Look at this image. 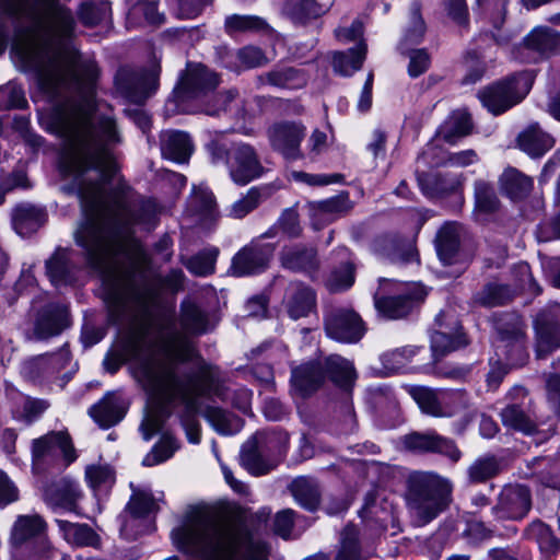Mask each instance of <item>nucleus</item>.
<instances>
[{"mask_svg":"<svg viewBox=\"0 0 560 560\" xmlns=\"http://www.w3.org/2000/svg\"><path fill=\"white\" fill-rule=\"evenodd\" d=\"M419 186L428 197H441L455 192L462 182L456 176L443 174H421L418 176Z\"/></svg>","mask_w":560,"mask_h":560,"instance_id":"nucleus-35","label":"nucleus"},{"mask_svg":"<svg viewBox=\"0 0 560 560\" xmlns=\"http://www.w3.org/2000/svg\"><path fill=\"white\" fill-rule=\"evenodd\" d=\"M407 450L417 453H439L453 462H458L462 453L452 440L439 435L434 431L411 432L404 436Z\"/></svg>","mask_w":560,"mask_h":560,"instance_id":"nucleus-15","label":"nucleus"},{"mask_svg":"<svg viewBox=\"0 0 560 560\" xmlns=\"http://www.w3.org/2000/svg\"><path fill=\"white\" fill-rule=\"evenodd\" d=\"M322 359L302 363L291 370V384L293 389L302 397H306L318 390L325 383Z\"/></svg>","mask_w":560,"mask_h":560,"instance_id":"nucleus-20","label":"nucleus"},{"mask_svg":"<svg viewBox=\"0 0 560 560\" xmlns=\"http://www.w3.org/2000/svg\"><path fill=\"white\" fill-rule=\"evenodd\" d=\"M427 295L425 289L413 283L395 296H378L375 294L374 304L376 310L388 319H399L407 316L413 303L422 301Z\"/></svg>","mask_w":560,"mask_h":560,"instance_id":"nucleus-14","label":"nucleus"},{"mask_svg":"<svg viewBox=\"0 0 560 560\" xmlns=\"http://www.w3.org/2000/svg\"><path fill=\"white\" fill-rule=\"evenodd\" d=\"M47 525L37 514L20 515L11 529L10 541L14 548V557L22 556L28 545L33 541L44 538Z\"/></svg>","mask_w":560,"mask_h":560,"instance_id":"nucleus-17","label":"nucleus"},{"mask_svg":"<svg viewBox=\"0 0 560 560\" xmlns=\"http://www.w3.org/2000/svg\"><path fill=\"white\" fill-rule=\"evenodd\" d=\"M325 330L328 337L337 341L353 343L363 337L365 327L354 311L336 308L326 316Z\"/></svg>","mask_w":560,"mask_h":560,"instance_id":"nucleus-12","label":"nucleus"},{"mask_svg":"<svg viewBox=\"0 0 560 560\" xmlns=\"http://www.w3.org/2000/svg\"><path fill=\"white\" fill-rule=\"evenodd\" d=\"M110 14L108 2L89 1L81 4L79 10V19L86 26H94L105 21Z\"/></svg>","mask_w":560,"mask_h":560,"instance_id":"nucleus-55","label":"nucleus"},{"mask_svg":"<svg viewBox=\"0 0 560 560\" xmlns=\"http://www.w3.org/2000/svg\"><path fill=\"white\" fill-rule=\"evenodd\" d=\"M335 560H363L358 542V530L347 526L341 534V546Z\"/></svg>","mask_w":560,"mask_h":560,"instance_id":"nucleus-57","label":"nucleus"},{"mask_svg":"<svg viewBox=\"0 0 560 560\" xmlns=\"http://www.w3.org/2000/svg\"><path fill=\"white\" fill-rule=\"evenodd\" d=\"M525 323L516 314H503L495 324L497 349L501 350L511 365H521L526 359Z\"/></svg>","mask_w":560,"mask_h":560,"instance_id":"nucleus-7","label":"nucleus"},{"mask_svg":"<svg viewBox=\"0 0 560 560\" xmlns=\"http://www.w3.org/2000/svg\"><path fill=\"white\" fill-rule=\"evenodd\" d=\"M513 293L510 287L491 282L486 284L474 296V302L481 306L494 307L503 305L512 300Z\"/></svg>","mask_w":560,"mask_h":560,"instance_id":"nucleus-47","label":"nucleus"},{"mask_svg":"<svg viewBox=\"0 0 560 560\" xmlns=\"http://www.w3.org/2000/svg\"><path fill=\"white\" fill-rule=\"evenodd\" d=\"M32 24L18 31L13 51L25 70L34 71L40 89L65 100L39 113L42 127L63 140L61 163L69 174L96 173L95 180L82 178L78 185L84 222L75 231L89 262L101 272L108 320L124 330L128 354L138 355L147 343L152 319L150 307L155 292L135 280L131 268L120 264L135 223L152 224L156 205L141 203L137 212L120 192L106 189L118 172L112 147L120 142L116 121L107 115L92 118L97 65L80 61L71 46L75 21L58 0H32Z\"/></svg>","mask_w":560,"mask_h":560,"instance_id":"nucleus-1","label":"nucleus"},{"mask_svg":"<svg viewBox=\"0 0 560 560\" xmlns=\"http://www.w3.org/2000/svg\"><path fill=\"white\" fill-rule=\"evenodd\" d=\"M159 0H143L137 3L129 12V19H138L143 15L144 20L151 25H161L164 22V14L158 11Z\"/></svg>","mask_w":560,"mask_h":560,"instance_id":"nucleus-63","label":"nucleus"},{"mask_svg":"<svg viewBox=\"0 0 560 560\" xmlns=\"http://www.w3.org/2000/svg\"><path fill=\"white\" fill-rule=\"evenodd\" d=\"M308 208L313 219L329 222L348 213L352 209V202L349 195L342 192L325 200L312 201Z\"/></svg>","mask_w":560,"mask_h":560,"instance_id":"nucleus-29","label":"nucleus"},{"mask_svg":"<svg viewBox=\"0 0 560 560\" xmlns=\"http://www.w3.org/2000/svg\"><path fill=\"white\" fill-rule=\"evenodd\" d=\"M32 464L37 472L52 464L60 454L68 466L77 459L71 436L67 431H50L32 441Z\"/></svg>","mask_w":560,"mask_h":560,"instance_id":"nucleus-6","label":"nucleus"},{"mask_svg":"<svg viewBox=\"0 0 560 560\" xmlns=\"http://www.w3.org/2000/svg\"><path fill=\"white\" fill-rule=\"evenodd\" d=\"M560 348V305L555 315L540 313L536 320V355L542 359Z\"/></svg>","mask_w":560,"mask_h":560,"instance_id":"nucleus-18","label":"nucleus"},{"mask_svg":"<svg viewBox=\"0 0 560 560\" xmlns=\"http://www.w3.org/2000/svg\"><path fill=\"white\" fill-rule=\"evenodd\" d=\"M177 549L197 560H269L268 545L256 538L242 517L221 520L213 512L194 508L171 533ZM305 560H328L319 553Z\"/></svg>","mask_w":560,"mask_h":560,"instance_id":"nucleus-2","label":"nucleus"},{"mask_svg":"<svg viewBox=\"0 0 560 560\" xmlns=\"http://www.w3.org/2000/svg\"><path fill=\"white\" fill-rule=\"evenodd\" d=\"M283 306L292 319L306 317L316 307L315 291L303 282H290L283 296Z\"/></svg>","mask_w":560,"mask_h":560,"instance_id":"nucleus-19","label":"nucleus"},{"mask_svg":"<svg viewBox=\"0 0 560 560\" xmlns=\"http://www.w3.org/2000/svg\"><path fill=\"white\" fill-rule=\"evenodd\" d=\"M189 206L194 211L202 215L205 220L214 222L218 219L215 198L207 187L194 188Z\"/></svg>","mask_w":560,"mask_h":560,"instance_id":"nucleus-48","label":"nucleus"},{"mask_svg":"<svg viewBox=\"0 0 560 560\" xmlns=\"http://www.w3.org/2000/svg\"><path fill=\"white\" fill-rule=\"evenodd\" d=\"M527 535L538 544L545 553L553 555L560 549V539L555 537L550 527L540 521H535L528 526Z\"/></svg>","mask_w":560,"mask_h":560,"instance_id":"nucleus-50","label":"nucleus"},{"mask_svg":"<svg viewBox=\"0 0 560 560\" xmlns=\"http://www.w3.org/2000/svg\"><path fill=\"white\" fill-rule=\"evenodd\" d=\"M160 357L153 358L141 366L144 386L159 401H192L200 405L201 396H220L221 374L217 366L201 361L194 373L177 374V363L191 360L195 349L191 342L179 331H172L162 337L159 347Z\"/></svg>","mask_w":560,"mask_h":560,"instance_id":"nucleus-3","label":"nucleus"},{"mask_svg":"<svg viewBox=\"0 0 560 560\" xmlns=\"http://www.w3.org/2000/svg\"><path fill=\"white\" fill-rule=\"evenodd\" d=\"M524 47L540 57L560 54V33L546 26L534 28L523 40Z\"/></svg>","mask_w":560,"mask_h":560,"instance_id":"nucleus-26","label":"nucleus"},{"mask_svg":"<svg viewBox=\"0 0 560 560\" xmlns=\"http://www.w3.org/2000/svg\"><path fill=\"white\" fill-rule=\"evenodd\" d=\"M305 130L300 122L279 121L268 128L267 137L275 151L288 161H296L303 158L301 142L305 137Z\"/></svg>","mask_w":560,"mask_h":560,"instance_id":"nucleus-11","label":"nucleus"},{"mask_svg":"<svg viewBox=\"0 0 560 560\" xmlns=\"http://www.w3.org/2000/svg\"><path fill=\"white\" fill-rule=\"evenodd\" d=\"M445 317L444 313H440L435 322L440 328H443L442 319ZM466 345L462 334H451L447 330H436L431 336V348L434 355H444Z\"/></svg>","mask_w":560,"mask_h":560,"instance_id":"nucleus-43","label":"nucleus"},{"mask_svg":"<svg viewBox=\"0 0 560 560\" xmlns=\"http://www.w3.org/2000/svg\"><path fill=\"white\" fill-rule=\"evenodd\" d=\"M475 207L485 214L494 213L500 208V200L493 187L482 179L475 183Z\"/></svg>","mask_w":560,"mask_h":560,"instance_id":"nucleus-52","label":"nucleus"},{"mask_svg":"<svg viewBox=\"0 0 560 560\" xmlns=\"http://www.w3.org/2000/svg\"><path fill=\"white\" fill-rule=\"evenodd\" d=\"M533 82V74L525 71L483 89L478 95L489 112L499 115L520 103L529 92Z\"/></svg>","mask_w":560,"mask_h":560,"instance_id":"nucleus-5","label":"nucleus"},{"mask_svg":"<svg viewBox=\"0 0 560 560\" xmlns=\"http://www.w3.org/2000/svg\"><path fill=\"white\" fill-rule=\"evenodd\" d=\"M451 486L432 472H418L408 481L407 505L417 525L434 520L447 505Z\"/></svg>","mask_w":560,"mask_h":560,"instance_id":"nucleus-4","label":"nucleus"},{"mask_svg":"<svg viewBox=\"0 0 560 560\" xmlns=\"http://www.w3.org/2000/svg\"><path fill=\"white\" fill-rule=\"evenodd\" d=\"M158 70H120L116 77V86L127 98L135 103L143 102L158 86Z\"/></svg>","mask_w":560,"mask_h":560,"instance_id":"nucleus-13","label":"nucleus"},{"mask_svg":"<svg viewBox=\"0 0 560 560\" xmlns=\"http://www.w3.org/2000/svg\"><path fill=\"white\" fill-rule=\"evenodd\" d=\"M353 282L354 266L348 261L331 271L327 287L331 292H339L349 289Z\"/></svg>","mask_w":560,"mask_h":560,"instance_id":"nucleus-61","label":"nucleus"},{"mask_svg":"<svg viewBox=\"0 0 560 560\" xmlns=\"http://www.w3.org/2000/svg\"><path fill=\"white\" fill-rule=\"evenodd\" d=\"M89 413L101 427L109 428L125 417L126 408L117 396L108 394L100 402L92 406Z\"/></svg>","mask_w":560,"mask_h":560,"instance_id":"nucleus-32","label":"nucleus"},{"mask_svg":"<svg viewBox=\"0 0 560 560\" xmlns=\"http://www.w3.org/2000/svg\"><path fill=\"white\" fill-rule=\"evenodd\" d=\"M259 81L261 84L291 89L299 85L301 78L299 77V72L293 68H281L260 75Z\"/></svg>","mask_w":560,"mask_h":560,"instance_id":"nucleus-58","label":"nucleus"},{"mask_svg":"<svg viewBox=\"0 0 560 560\" xmlns=\"http://www.w3.org/2000/svg\"><path fill=\"white\" fill-rule=\"evenodd\" d=\"M532 509V492L520 483H508L500 490L491 515L495 521H520Z\"/></svg>","mask_w":560,"mask_h":560,"instance_id":"nucleus-8","label":"nucleus"},{"mask_svg":"<svg viewBox=\"0 0 560 560\" xmlns=\"http://www.w3.org/2000/svg\"><path fill=\"white\" fill-rule=\"evenodd\" d=\"M499 185L501 191L506 197L513 201H521L530 195L534 188V180L517 168L508 167L501 174Z\"/></svg>","mask_w":560,"mask_h":560,"instance_id":"nucleus-27","label":"nucleus"},{"mask_svg":"<svg viewBox=\"0 0 560 560\" xmlns=\"http://www.w3.org/2000/svg\"><path fill=\"white\" fill-rule=\"evenodd\" d=\"M226 166L231 179L237 185H246L265 172L255 148L245 142L232 143Z\"/></svg>","mask_w":560,"mask_h":560,"instance_id":"nucleus-10","label":"nucleus"},{"mask_svg":"<svg viewBox=\"0 0 560 560\" xmlns=\"http://www.w3.org/2000/svg\"><path fill=\"white\" fill-rule=\"evenodd\" d=\"M408 393L423 413L433 417H452L469 407V400L463 390L445 393L451 404L445 407L439 398V392L433 388L411 386Z\"/></svg>","mask_w":560,"mask_h":560,"instance_id":"nucleus-9","label":"nucleus"},{"mask_svg":"<svg viewBox=\"0 0 560 560\" xmlns=\"http://www.w3.org/2000/svg\"><path fill=\"white\" fill-rule=\"evenodd\" d=\"M219 84L218 74L202 65H189L176 93L182 98H196L214 90Z\"/></svg>","mask_w":560,"mask_h":560,"instance_id":"nucleus-16","label":"nucleus"},{"mask_svg":"<svg viewBox=\"0 0 560 560\" xmlns=\"http://www.w3.org/2000/svg\"><path fill=\"white\" fill-rule=\"evenodd\" d=\"M502 423L513 430L530 434L535 429V422L527 410L520 404H510L500 413Z\"/></svg>","mask_w":560,"mask_h":560,"instance_id":"nucleus-44","label":"nucleus"},{"mask_svg":"<svg viewBox=\"0 0 560 560\" xmlns=\"http://www.w3.org/2000/svg\"><path fill=\"white\" fill-rule=\"evenodd\" d=\"M377 490L372 489L365 494L360 515L372 528L383 532L393 520V506L385 500L377 502Z\"/></svg>","mask_w":560,"mask_h":560,"instance_id":"nucleus-23","label":"nucleus"},{"mask_svg":"<svg viewBox=\"0 0 560 560\" xmlns=\"http://www.w3.org/2000/svg\"><path fill=\"white\" fill-rule=\"evenodd\" d=\"M180 325L191 335H202L209 329L208 317L196 304L185 302L182 305Z\"/></svg>","mask_w":560,"mask_h":560,"instance_id":"nucleus-45","label":"nucleus"},{"mask_svg":"<svg viewBox=\"0 0 560 560\" xmlns=\"http://www.w3.org/2000/svg\"><path fill=\"white\" fill-rule=\"evenodd\" d=\"M368 51L366 44L361 40L360 44L350 48L348 51H337L332 57L334 70L341 75H350L362 68Z\"/></svg>","mask_w":560,"mask_h":560,"instance_id":"nucleus-42","label":"nucleus"},{"mask_svg":"<svg viewBox=\"0 0 560 560\" xmlns=\"http://www.w3.org/2000/svg\"><path fill=\"white\" fill-rule=\"evenodd\" d=\"M435 247L444 265L454 262L459 248V232L455 223H446L439 230L435 238Z\"/></svg>","mask_w":560,"mask_h":560,"instance_id":"nucleus-38","label":"nucleus"},{"mask_svg":"<svg viewBox=\"0 0 560 560\" xmlns=\"http://www.w3.org/2000/svg\"><path fill=\"white\" fill-rule=\"evenodd\" d=\"M425 33V23L421 15L419 2H412L409 11V22L401 39V47L419 44Z\"/></svg>","mask_w":560,"mask_h":560,"instance_id":"nucleus-51","label":"nucleus"},{"mask_svg":"<svg viewBox=\"0 0 560 560\" xmlns=\"http://www.w3.org/2000/svg\"><path fill=\"white\" fill-rule=\"evenodd\" d=\"M294 500L305 510L315 511L322 498L318 483L310 477H298L289 486Z\"/></svg>","mask_w":560,"mask_h":560,"instance_id":"nucleus-34","label":"nucleus"},{"mask_svg":"<svg viewBox=\"0 0 560 560\" xmlns=\"http://www.w3.org/2000/svg\"><path fill=\"white\" fill-rule=\"evenodd\" d=\"M148 392L150 393L152 400H154L159 405V408L148 411L140 425L142 436L147 441L150 440L155 433H158L161 430L163 425V417L161 415V409L164 408V405L168 404L162 400L159 401L156 398L153 397L152 393L149 389Z\"/></svg>","mask_w":560,"mask_h":560,"instance_id":"nucleus-62","label":"nucleus"},{"mask_svg":"<svg viewBox=\"0 0 560 560\" xmlns=\"http://www.w3.org/2000/svg\"><path fill=\"white\" fill-rule=\"evenodd\" d=\"M243 466L254 475H264L270 470V466L264 460L257 445L255 443H247L241 454Z\"/></svg>","mask_w":560,"mask_h":560,"instance_id":"nucleus-60","label":"nucleus"},{"mask_svg":"<svg viewBox=\"0 0 560 560\" xmlns=\"http://www.w3.org/2000/svg\"><path fill=\"white\" fill-rule=\"evenodd\" d=\"M224 30L229 35L247 32H267L268 23L257 15L232 14L224 20Z\"/></svg>","mask_w":560,"mask_h":560,"instance_id":"nucleus-46","label":"nucleus"},{"mask_svg":"<svg viewBox=\"0 0 560 560\" xmlns=\"http://www.w3.org/2000/svg\"><path fill=\"white\" fill-rule=\"evenodd\" d=\"M280 189V184L277 182L252 187L245 196L236 200L229 210V217L233 219H243L248 213L254 211L262 201L270 198L277 190Z\"/></svg>","mask_w":560,"mask_h":560,"instance_id":"nucleus-24","label":"nucleus"},{"mask_svg":"<svg viewBox=\"0 0 560 560\" xmlns=\"http://www.w3.org/2000/svg\"><path fill=\"white\" fill-rule=\"evenodd\" d=\"M329 7V2H320V0H287L283 10L294 23L304 25L322 16Z\"/></svg>","mask_w":560,"mask_h":560,"instance_id":"nucleus-33","label":"nucleus"},{"mask_svg":"<svg viewBox=\"0 0 560 560\" xmlns=\"http://www.w3.org/2000/svg\"><path fill=\"white\" fill-rule=\"evenodd\" d=\"M183 404L184 410L180 415V423L188 441L192 444H198L200 442V423L197 419V415L200 411V405H196L192 401Z\"/></svg>","mask_w":560,"mask_h":560,"instance_id":"nucleus-56","label":"nucleus"},{"mask_svg":"<svg viewBox=\"0 0 560 560\" xmlns=\"http://www.w3.org/2000/svg\"><path fill=\"white\" fill-rule=\"evenodd\" d=\"M517 143L529 156L539 158L553 147L555 140L537 124H532L518 135Z\"/></svg>","mask_w":560,"mask_h":560,"instance_id":"nucleus-31","label":"nucleus"},{"mask_svg":"<svg viewBox=\"0 0 560 560\" xmlns=\"http://www.w3.org/2000/svg\"><path fill=\"white\" fill-rule=\"evenodd\" d=\"M194 150L188 133L184 131H165L161 135V152L165 159L186 163Z\"/></svg>","mask_w":560,"mask_h":560,"instance_id":"nucleus-28","label":"nucleus"},{"mask_svg":"<svg viewBox=\"0 0 560 560\" xmlns=\"http://www.w3.org/2000/svg\"><path fill=\"white\" fill-rule=\"evenodd\" d=\"M21 400L22 410H13V417L18 420H23L26 423L32 422L49 407V404L43 399L22 397Z\"/></svg>","mask_w":560,"mask_h":560,"instance_id":"nucleus-64","label":"nucleus"},{"mask_svg":"<svg viewBox=\"0 0 560 560\" xmlns=\"http://www.w3.org/2000/svg\"><path fill=\"white\" fill-rule=\"evenodd\" d=\"M205 418L221 434H233L238 431L241 421L237 417L218 407H207Z\"/></svg>","mask_w":560,"mask_h":560,"instance_id":"nucleus-49","label":"nucleus"},{"mask_svg":"<svg viewBox=\"0 0 560 560\" xmlns=\"http://www.w3.org/2000/svg\"><path fill=\"white\" fill-rule=\"evenodd\" d=\"M322 364L326 378L337 387L346 392L353 387L358 375L351 361L338 354H330L322 359Z\"/></svg>","mask_w":560,"mask_h":560,"instance_id":"nucleus-22","label":"nucleus"},{"mask_svg":"<svg viewBox=\"0 0 560 560\" xmlns=\"http://www.w3.org/2000/svg\"><path fill=\"white\" fill-rule=\"evenodd\" d=\"M472 128L470 115L465 112H454L440 126L438 136L450 144L470 133Z\"/></svg>","mask_w":560,"mask_h":560,"instance_id":"nucleus-39","label":"nucleus"},{"mask_svg":"<svg viewBox=\"0 0 560 560\" xmlns=\"http://www.w3.org/2000/svg\"><path fill=\"white\" fill-rule=\"evenodd\" d=\"M72 268L70 250L66 248H58L46 262L47 275L55 285L70 282L72 279Z\"/></svg>","mask_w":560,"mask_h":560,"instance_id":"nucleus-41","label":"nucleus"},{"mask_svg":"<svg viewBox=\"0 0 560 560\" xmlns=\"http://www.w3.org/2000/svg\"><path fill=\"white\" fill-rule=\"evenodd\" d=\"M44 212L33 205H20L14 209L12 222L15 231L22 235H28L43 224Z\"/></svg>","mask_w":560,"mask_h":560,"instance_id":"nucleus-40","label":"nucleus"},{"mask_svg":"<svg viewBox=\"0 0 560 560\" xmlns=\"http://www.w3.org/2000/svg\"><path fill=\"white\" fill-rule=\"evenodd\" d=\"M68 325L67 307L63 305H49L40 313L34 334L37 339H47L59 335Z\"/></svg>","mask_w":560,"mask_h":560,"instance_id":"nucleus-25","label":"nucleus"},{"mask_svg":"<svg viewBox=\"0 0 560 560\" xmlns=\"http://www.w3.org/2000/svg\"><path fill=\"white\" fill-rule=\"evenodd\" d=\"M58 527L63 538L77 547L100 546V536L86 524H75L63 520H57Z\"/></svg>","mask_w":560,"mask_h":560,"instance_id":"nucleus-36","label":"nucleus"},{"mask_svg":"<svg viewBox=\"0 0 560 560\" xmlns=\"http://www.w3.org/2000/svg\"><path fill=\"white\" fill-rule=\"evenodd\" d=\"M269 261L267 247L249 244L243 247L232 260L233 275L242 277L264 270Z\"/></svg>","mask_w":560,"mask_h":560,"instance_id":"nucleus-21","label":"nucleus"},{"mask_svg":"<svg viewBox=\"0 0 560 560\" xmlns=\"http://www.w3.org/2000/svg\"><path fill=\"white\" fill-rule=\"evenodd\" d=\"M280 260L284 268L305 273L316 271L319 266L316 250L302 246L283 248L280 253Z\"/></svg>","mask_w":560,"mask_h":560,"instance_id":"nucleus-30","label":"nucleus"},{"mask_svg":"<svg viewBox=\"0 0 560 560\" xmlns=\"http://www.w3.org/2000/svg\"><path fill=\"white\" fill-rule=\"evenodd\" d=\"M504 467L502 458L494 455L480 456L467 468L468 480L471 483H483L501 474Z\"/></svg>","mask_w":560,"mask_h":560,"instance_id":"nucleus-37","label":"nucleus"},{"mask_svg":"<svg viewBox=\"0 0 560 560\" xmlns=\"http://www.w3.org/2000/svg\"><path fill=\"white\" fill-rule=\"evenodd\" d=\"M179 447L177 441L171 435H164L152 451L143 458L144 466H155L171 458Z\"/></svg>","mask_w":560,"mask_h":560,"instance_id":"nucleus-59","label":"nucleus"},{"mask_svg":"<svg viewBox=\"0 0 560 560\" xmlns=\"http://www.w3.org/2000/svg\"><path fill=\"white\" fill-rule=\"evenodd\" d=\"M218 255V248H208L187 259L185 266L195 276L206 277L214 272Z\"/></svg>","mask_w":560,"mask_h":560,"instance_id":"nucleus-54","label":"nucleus"},{"mask_svg":"<svg viewBox=\"0 0 560 560\" xmlns=\"http://www.w3.org/2000/svg\"><path fill=\"white\" fill-rule=\"evenodd\" d=\"M419 348L413 346H405L384 352L381 355V362L388 373H394L405 368L412 361Z\"/></svg>","mask_w":560,"mask_h":560,"instance_id":"nucleus-53","label":"nucleus"}]
</instances>
